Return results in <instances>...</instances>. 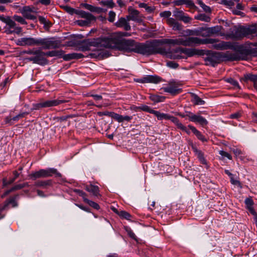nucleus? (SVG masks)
<instances>
[{
    "instance_id": "obj_55",
    "label": "nucleus",
    "mask_w": 257,
    "mask_h": 257,
    "mask_svg": "<svg viewBox=\"0 0 257 257\" xmlns=\"http://www.w3.org/2000/svg\"><path fill=\"white\" fill-rule=\"evenodd\" d=\"M90 46L87 44H82L80 46L79 49L83 52L89 51L90 50Z\"/></svg>"
},
{
    "instance_id": "obj_26",
    "label": "nucleus",
    "mask_w": 257,
    "mask_h": 257,
    "mask_svg": "<svg viewBox=\"0 0 257 257\" xmlns=\"http://www.w3.org/2000/svg\"><path fill=\"white\" fill-rule=\"evenodd\" d=\"M188 127L192 131L193 134L196 136V137L203 142H207V139L205 137L201 134L200 132L198 131L194 126L189 125Z\"/></svg>"
},
{
    "instance_id": "obj_16",
    "label": "nucleus",
    "mask_w": 257,
    "mask_h": 257,
    "mask_svg": "<svg viewBox=\"0 0 257 257\" xmlns=\"http://www.w3.org/2000/svg\"><path fill=\"white\" fill-rule=\"evenodd\" d=\"M109 116L111 117L119 123L123 122L124 121L130 122L133 119V116H123L115 112H110Z\"/></svg>"
},
{
    "instance_id": "obj_54",
    "label": "nucleus",
    "mask_w": 257,
    "mask_h": 257,
    "mask_svg": "<svg viewBox=\"0 0 257 257\" xmlns=\"http://www.w3.org/2000/svg\"><path fill=\"white\" fill-rule=\"evenodd\" d=\"M153 114H155L159 120L164 119V117L165 113H161L158 111L155 110L154 112H153Z\"/></svg>"
},
{
    "instance_id": "obj_44",
    "label": "nucleus",
    "mask_w": 257,
    "mask_h": 257,
    "mask_svg": "<svg viewBox=\"0 0 257 257\" xmlns=\"http://www.w3.org/2000/svg\"><path fill=\"white\" fill-rule=\"evenodd\" d=\"M198 4L203 9V11L206 13H210L211 9L209 7L206 6L205 4L203 3V2L201 0L197 1Z\"/></svg>"
},
{
    "instance_id": "obj_57",
    "label": "nucleus",
    "mask_w": 257,
    "mask_h": 257,
    "mask_svg": "<svg viewBox=\"0 0 257 257\" xmlns=\"http://www.w3.org/2000/svg\"><path fill=\"white\" fill-rule=\"evenodd\" d=\"M172 27L174 30L180 31L182 29L183 26L180 23L176 21Z\"/></svg>"
},
{
    "instance_id": "obj_31",
    "label": "nucleus",
    "mask_w": 257,
    "mask_h": 257,
    "mask_svg": "<svg viewBox=\"0 0 257 257\" xmlns=\"http://www.w3.org/2000/svg\"><path fill=\"white\" fill-rule=\"evenodd\" d=\"M231 151L233 153L236 158H238L240 160L245 162L246 158L243 156V152L239 149L233 148L231 149Z\"/></svg>"
},
{
    "instance_id": "obj_25",
    "label": "nucleus",
    "mask_w": 257,
    "mask_h": 257,
    "mask_svg": "<svg viewBox=\"0 0 257 257\" xmlns=\"http://www.w3.org/2000/svg\"><path fill=\"white\" fill-rule=\"evenodd\" d=\"M85 189L87 191L92 193L95 196H98L100 195L99 187L97 186L92 184L86 185Z\"/></svg>"
},
{
    "instance_id": "obj_2",
    "label": "nucleus",
    "mask_w": 257,
    "mask_h": 257,
    "mask_svg": "<svg viewBox=\"0 0 257 257\" xmlns=\"http://www.w3.org/2000/svg\"><path fill=\"white\" fill-rule=\"evenodd\" d=\"M155 53H160L173 59H187L196 55L197 49L183 47L177 48L171 51L167 52L162 48H158L155 46Z\"/></svg>"
},
{
    "instance_id": "obj_38",
    "label": "nucleus",
    "mask_w": 257,
    "mask_h": 257,
    "mask_svg": "<svg viewBox=\"0 0 257 257\" xmlns=\"http://www.w3.org/2000/svg\"><path fill=\"white\" fill-rule=\"evenodd\" d=\"M250 55L257 56V43H249Z\"/></svg>"
},
{
    "instance_id": "obj_20",
    "label": "nucleus",
    "mask_w": 257,
    "mask_h": 257,
    "mask_svg": "<svg viewBox=\"0 0 257 257\" xmlns=\"http://www.w3.org/2000/svg\"><path fill=\"white\" fill-rule=\"evenodd\" d=\"M237 51L239 54L242 56V58L248 56L250 55V48L249 44L245 45L239 46L237 48Z\"/></svg>"
},
{
    "instance_id": "obj_6",
    "label": "nucleus",
    "mask_w": 257,
    "mask_h": 257,
    "mask_svg": "<svg viewBox=\"0 0 257 257\" xmlns=\"http://www.w3.org/2000/svg\"><path fill=\"white\" fill-rule=\"evenodd\" d=\"M55 175L57 177H61V174L55 168H48L46 169H40V170L32 173L30 177L33 180L40 178H46Z\"/></svg>"
},
{
    "instance_id": "obj_1",
    "label": "nucleus",
    "mask_w": 257,
    "mask_h": 257,
    "mask_svg": "<svg viewBox=\"0 0 257 257\" xmlns=\"http://www.w3.org/2000/svg\"><path fill=\"white\" fill-rule=\"evenodd\" d=\"M98 41L97 43L106 48H117L120 50L128 52H134L145 55L155 54L156 52L155 46L152 42L139 43L133 40H119L114 37H104Z\"/></svg>"
},
{
    "instance_id": "obj_61",
    "label": "nucleus",
    "mask_w": 257,
    "mask_h": 257,
    "mask_svg": "<svg viewBox=\"0 0 257 257\" xmlns=\"http://www.w3.org/2000/svg\"><path fill=\"white\" fill-rule=\"evenodd\" d=\"M219 153L221 156L226 157L229 160H232V157L229 153L222 150L220 151Z\"/></svg>"
},
{
    "instance_id": "obj_7",
    "label": "nucleus",
    "mask_w": 257,
    "mask_h": 257,
    "mask_svg": "<svg viewBox=\"0 0 257 257\" xmlns=\"http://www.w3.org/2000/svg\"><path fill=\"white\" fill-rule=\"evenodd\" d=\"M219 40L217 39L206 38L202 39V45L211 44H213L212 48L216 50H226L231 48L232 45L230 42L222 41L219 43Z\"/></svg>"
},
{
    "instance_id": "obj_34",
    "label": "nucleus",
    "mask_w": 257,
    "mask_h": 257,
    "mask_svg": "<svg viewBox=\"0 0 257 257\" xmlns=\"http://www.w3.org/2000/svg\"><path fill=\"white\" fill-rule=\"evenodd\" d=\"M52 182L51 180L46 181H38L35 182V185L37 187H42L45 188L48 186L51 185Z\"/></svg>"
},
{
    "instance_id": "obj_3",
    "label": "nucleus",
    "mask_w": 257,
    "mask_h": 257,
    "mask_svg": "<svg viewBox=\"0 0 257 257\" xmlns=\"http://www.w3.org/2000/svg\"><path fill=\"white\" fill-rule=\"evenodd\" d=\"M257 32V24H254L245 27L243 26H234L229 29V31L225 33L224 37L226 39L239 40L243 37H248L249 36L256 33Z\"/></svg>"
},
{
    "instance_id": "obj_60",
    "label": "nucleus",
    "mask_w": 257,
    "mask_h": 257,
    "mask_svg": "<svg viewBox=\"0 0 257 257\" xmlns=\"http://www.w3.org/2000/svg\"><path fill=\"white\" fill-rule=\"evenodd\" d=\"M180 20L183 21L185 23H188L191 22L192 19L188 16L185 15V14H184Z\"/></svg>"
},
{
    "instance_id": "obj_19",
    "label": "nucleus",
    "mask_w": 257,
    "mask_h": 257,
    "mask_svg": "<svg viewBox=\"0 0 257 257\" xmlns=\"http://www.w3.org/2000/svg\"><path fill=\"white\" fill-rule=\"evenodd\" d=\"M32 9L29 6L24 7L21 10V13L25 18L29 20H34L36 17L32 14Z\"/></svg>"
},
{
    "instance_id": "obj_41",
    "label": "nucleus",
    "mask_w": 257,
    "mask_h": 257,
    "mask_svg": "<svg viewBox=\"0 0 257 257\" xmlns=\"http://www.w3.org/2000/svg\"><path fill=\"white\" fill-rule=\"evenodd\" d=\"M196 19L205 22H209L211 20L210 18L205 14H199L196 17Z\"/></svg>"
},
{
    "instance_id": "obj_35",
    "label": "nucleus",
    "mask_w": 257,
    "mask_h": 257,
    "mask_svg": "<svg viewBox=\"0 0 257 257\" xmlns=\"http://www.w3.org/2000/svg\"><path fill=\"white\" fill-rule=\"evenodd\" d=\"M131 36V34L127 32H117L114 33L111 36L109 37H114L116 39H119V38H121L123 37H129Z\"/></svg>"
},
{
    "instance_id": "obj_17",
    "label": "nucleus",
    "mask_w": 257,
    "mask_h": 257,
    "mask_svg": "<svg viewBox=\"0 0 257 257\" xmlns=\"http://www.w3.org/2000/svg\"><path fill=\"white\" fill-rule=\"evenodd\" d=\"M162 43L164 44L172 45L173 46L182 45L184 46V38L183 37L176 39H164L162 40Z\"/></svg>"
},
{
    "instance_id": "obj_62",
    "label": "nucleus",
    "mask_w": 257,
    "mask_h": 257,
    "mask_svg": "<svg viewBox=\"0 0 257 257\" xmlns=\"http://www.w3.org/2000/svg\"><path fill=\"white\" fill-rule=\"evenodd\" d=\"M167 65L169 67L174 69L177 68L179 66V65L177 63L173 61H168L167 63Z\"/></svg>"
},
{
    "instance_id": "obj_52",
    "label": "nucleus",
    "mask_w": 257,
    "mask_h": 257,
    "mask_svg": "<svg viewBox=\"0 0 257 257\" xmlns=\"http://www.w3.org/2000/svg\"><path fill=\"white\" fill-rule=\"evenodd\" d=\"M14 19L17 22L21 23V24H27V22L22 17L19 16L15 15L14 16Z\"/></svg>"
},
{
    "instance_id": "obj_10",
    "label": "nucleus",
    "mask_w": 257,
    "mask_h": 257,
    "mask_svg": "<svg viewBox=\"0 0 257 257\" xmlns=\"http://www.w3.org/2000/svg\"><path fill=\"white\" fill-rule=\"evenodd\" d=\"M179 84L175 81H170L167 86L163 87L162 89L164 91L169 93L172 95H175L182 92V89L178 88Z\"/></svg>"
},
{
    "instance_id": "obj_21",
    "label": "nucleus",
    "mask_w": 257,
    "mask_h": 257,
    "mask_svg": "<svg viewBox=\"0 0 257 257\" xmlns=\"http://www.w3.org/2000/svg\"><path fill=\"white\" fill-rule=\"evenodd\" d=\"M115 26L117 27H123L125 31H129L131 29V27L127 21L124 18H120L115 23Z\"/></svg>"
},
{
    "instance_id": "obj_33",
    "label": "nucleus",
    "mask_w": 257,
    "mask_h": 257,
    "mask_svg": "<svg viewBox=\"0 0 257 257\" xmlns=\"http://www.w3.org/2000/svg\"><path fill=\"white\" fill-rule=\"evenodd\" d=\"M191 101L195 105H203L205 104V101L195 94H193L192 95Z\"/></svg>"
},
{
    "instance_id": "obj_56",
    "label": "nucleus",
    "mask_w": 257,
    "mask_h": 257,
    "mask_svg": "<svg viewBox=\"0 0 257 257\" xmlns=\"http://www.w3.org/2000/svg\"><path fill=\"white\" fill-rule=\"evenodd\" d=\"M221 4L229 8H232L234 6V3L232 1L222 0Z\"/></svg>"
},
{
    "instance_id": "obj_29",
    "label": "nucleus",
    "mask_w": 257,
    "mask_h": 257,
    "mask_svg": "<svg viewBox=\"0 0 257 257\" xmlns=\"http://www.w3.org/2000/svg\"><path fill=\"white\" fill-rule=\"evenodd\" d=\"M83 55L81 53H73L65 55L63 58L65 60H70L74 59H80L83 57Z\"/></svg>"
},
{
    "instance_id": "obj_37",
    "label": "nucleus",
    "mask_w": 257,
    "mask_h": 257,
    "mask_svg": "<svg viewBox=\"0 0 257 257\" xmlns=\"http://www.w3.org/2000/svg\"><path fill=\"white\" fill-rule=\"evenodd\" d=\"M164 119L170 120L173 123H174L176 126L177 125L178 122L180 121L179 119L176 117L170 115L168 114L165 113L164 116Z\"/></svg>"
},
{
    "instance_id": "obj_11",
    "label": "nucleus",
    "mask_w": 257,
    "mask_h": 257,
    "mask_svg": "<svg viewBox=\"0 0 257 257\" xmlns=\"http://www.w3.org/2000/svg\"><path fill=\"white\" fill-rule=\"evenodd\" d=\"M186 116L189 118L190 121L198 123L203 126L208 124V121L204 117L200 115L195 114L190 111L186 112Z\"/></svg>"
},
{
    "instance_id": "obj_63",
    "label": "nucleus",
    "mask_w": 257,
    "mask_h": 257,
    "mask_svg": "<svg viewBox=\"0 0 257 257\" xmlns=\"http://www.w3.org/2000/svg\"><path fill=\"white\" fill-rule=\"evenodd\" d=\"M27 114V113H26V112L21 113L18 114L17 115L12 117L13 120L17 121L20 118L24 117L25 116V115Z\"/></svg>"
},
{
    "instance_id": "obj_28",
    "label": "nucleus",
    "mask_w": 257,
    "mask_h": 257,
    "mask_svg": "<svg viewBox=\"0 0 257 257\" xmlns=\"http://www.w3.org/2000/svg\"><path fill=\"white\" fill-rule=\"evenodd\" d=\"M197 36L203 37H210L208 27H202L197 30Z\"/></svg>"
},
{
    "instance_id": "obj_59",
    "label": "nucleus",
    "mask_w": 257,
    "mask_h": 257,
    "mask_svg": "<svg viewBox=\"0 0 257 257\" xmlns=\"http://www.w3.org/2000/svg\"><path fill=\"white\" fill-rule=\"evenodd\" d=\"M115 13L113 11H110L108 14V20L110 22H113L115 20Z\"/></svg>"
},
{
    "instance_id": "obj_13",
    "label": "nucleus",
    "mask_w": 257,
    "mask_h": 257,
    "mask_svg": "<svg viewBox=\"0 0 257 257\" xmlns=\"http://www.w3.org/2000/svg\"><path fill=\"white\" fill-rule=\"evenodd\" d=\"M36 38L32 37H23L18 39L17 44L19 46H36Z\"/></svg>"
},
{
    "instance_id": "obj_47",
    "label": "nucleus",
    "mask_w": 257,
    "mask_h": 257,
    "mask_svg": "<svg viewBox=\"0 0 257 257\" xmlns=\"http://www.w3.org/2000/svg\"><path fill=\"white\" fill-rule=\"evenodd\" d=\"M137 108H139L141 110H142L143 111L150 112L151 113L153 114V112H154V110L152 109L150 106L148 105H142L141 106L139 107H136Z\"/></svg>"
},
{
    "instance_id": "obj_36",
    "label": "nucleus",
    "mask_w": 257,
    "mask_h": 257,
    "mask_svg": "<svg viewBox=\"0 0 257 257\" xmlns=\"http://www.w3.org/2000/svg\"><path fill=\"white\" fill-rule=\"evenodd\" d=\"M45 54H46V56H48V57L61 56L63 54V51H62V50H60V51L54 50V51L47 52L45 53Z\"/></svg>"
},
{
    "instance_id": "obj_49",
    "label": "nucleus",
    "mask_w": 257,
    "mask_h": 257,
    "mask_svg": "<svg viewBox=\"0 0 257 257\" xmlns=\"http://www.w3.org/2000/svg\"><path fill=\"white\" fill-rule=\"evenodd\" d=\"M125 230L126 231L128 236L133 239H136V236L134 233L133 230L128 227H124Z\"/></svg>"
},
{
    "instance_id": "obj_39",
    "label": "nucleus",
    "mask_w": 257,
    "mask_h": 257,
    "mask_svg": "<svg viewBox=\"0 0 257 257\" xmlns=\"http://www.w3.org/2000/svg\"><path fill=\"white\" fill-rule=\"evenodd\" d=\"M226 82L229 83L234 86L235 89H240V87L238 82L232 78H229L226 79Z\"/></svg>"
},
{
    "instance_id": "obj_30",
    "label": "nucleus",
    "mask_w": 257,
    "mask_h": 257,
    "mask_svg": "<svg viewBox=\"0 0 257 257\" xmlns=\"http://www.w3.org/2000/svg\"><path fill=\"white\" fill-rule=\"evenodd\" d=\"M9 204H11L12 205V207H15L18 206V203L16 201L15 198L13 197L10 198L9 200L6 201L5 202L4 205L3 206H2L1 210H3V211L5 209H6L8 208V205Z\"/></svg>"
},
{
    "instance_id": "obj_22",
    "label": "nucleus",
    "mask_w": 257,
    "mask_h": 257,
    "mask_svg": "<svg viewBox=\"0 0 257 257\" xmlns=\"http://www.w3.org/2000/svg\"><path fill=\"white\" fill-rule=\"evenodd\" d=\"M79 15L80 17L84 19V20L87 22L89 24L91 22L95 21L96 19L95 17L93 15L83 11H80Z\"/></svg>"
},
{
    "instance_id": "obj_48",
    "label": "nucleus",
    "mask_w": 257,
    "mask_h": 257,
    "mask_svg": "<svg viewBox=\"0 0 257 257\" xmlns=\"http://www.w3.org/2000/svg\"><path fill=\"white\" fill-rule=\"evenodd\" d=\"M178 128L186 132L187 134H190V132L187 129V127L183 125L180 121L176 125Z\"/></svg>"
},
{
    "instance_id": "obj_40",
    "label": "nucleus",
    "mask_w": 257,
    "mask_h": 257,
    "mask_svg": "<svg viewBox=\"0 0 257 257\" xmlns=\"http://www.w3.org/2000/svg\"><path fill=\"white\" fill-rule=\"evenodd\" d=\"M29 186V184L28 183H24L21 184H17L13 187L9 191V192L15 191L20 190L24 187Z\"/></svg>"
},
{
    "instance_id": "obj_12",
    "label": "nucleus",
    "mask_w": 257,
    "mask_h": 257,
    "mask_svg": "<svg viewBox=\"0 0 257 257\" xmlns=\"http://www.w3.org/2000/svg\"><path fill=\"white\" fill-rule=\"evenodd\" d=\"M34 55L35 56L29 58L28 59L31 61H33L34 63L41 64L45 63L46 61L45 58V56H46L45 53L40 50H35V53Z\"/></svg>"
},
{
    "instance_id": "obj_14",
    "label": "nucleus",
    "mask_w": 257,
    "mask_h": 257,
    "mask_svg": "<svg viewBox=\"0 0 257 257\" xmlns=\"http://www.w3.org/2000/svg\"><path fill=\"white\" fill-rule=\"evenodd\" d=\"M184 46H194L202 45V39L198 37H189L184 38Z\"/></svg>"
},
{
    "instance_id": "obj_64",
    "label": "nucleus",
    "mask_w": 257,
    "mask_h": 257,
    "mask_svg": "<svg viewBox=\"0 0 257 257\" xmlns=\"http://www.w3.org/2000/svg\"><path fill=\"white\" fill-rule=\"evenodd\" d=\"M245 203L246 207L248 208L252 207L253 202L251 199L247 198L245 200Z\"/></svg>"
},
{
    "instance_id": "obj_53",
    "label": "nucleus",
    "mask_w": 257,
    "mask_h": 257,
    "mask_svg": "<svg viewBox=\"0 0 257 257\" xmlns=\"http://www.w3.org/2000/svg\"><path fill=\"white\" fill-rule=\"evenodd\" d=\"M185 5L189 8L195 9L196 8L194 3L191 0H186Z\"/></svg>"
},
{
    "instance_id": "obj_58",
    "label": "nucleus",
    "mask_w": 257,
    "mask_h": 257,
    "mask_svg": "<svg viewBox=\"0 0 257 257\" xmlns=\"http://www.w3.org/2000/svg\"><path fill=\"white\" fill-rule=\"evenodd\" d=\"M74 192L78 194L80 196H81L83 198L84 201L85 199H87L86 198V194L83 191L79 189H76L74 190Z\"/></svg>"
},
{
    "instance_id": "obj_24",
    "label": "nucleus",
    "mask_w": 257,
    "mask_h": 257,
    "mask_svg": "<svg viewBox=\"0 0 257 257\" xmlns=\"http://www.w3.org/2000/svg\"><path fill=\"white\" fill-rule=\"evenodd\" d=\"M140 12L137 10H133L131 11L128 20H132L138 23L142 21V19L140 17Z\"/></svg>"
},
{
    "instance_id": "obj_8",
    "label": "nucleus",
    "mask_w": 257,
    "mask_h": 257,
    "mask_svg": "<svg viewBox=\"0 0 257 257\" xmlns=\"http://www.w3.org/2000/svg\"><path fill=\"white\" fill-rule=\"evenodd\" d=\"M5 27V33L10 35L12 34H16L19 35L22 32V28L17 27L16 23L11 19H10L6 23Z\"/></svg>"
},
{
    "instance_id": "obj_43",
    "label": "nucleus",
    "mask_w": 257,
    "mask_h": 257,
    "mask_svg": "<svg viewBox=\"0 0 257 257\" xmlns=\"http://www.w3.org/2000/svg\"><path fill=\"white\" fill-rule=\"evenodd\" d=\"M118 215L122 218L126 219L127 220H130L131 215L128 212L125 211H120L117 212Z\"/></svg>"
},
{
    "instance_id": "obj_15",
    "label": "nucleus",
    "mask_w": 257,
    "mask_h": 257,
    "mask_svg": "<svg viewBox=\"0 0 257 257\" xmlns=\"http://www.w3.org/2000/svg\"><path fill=\"white\" fill-rule=\"evenodd\" d=\"M161 81V78L156 75H147L145 77L138 79L137 82L145 83H157Z\"/></svg>"
},
{
    "instance_id": "obj_45",
    "label": "nucleus",
    "mask_w": 257,
    "mask_h": 257,
    "mask_svg": "<svg viewBox=\"0 0 257 257\" xmlns=\"http://www.w3.org/2000/svg\"><path fill=\"white\" fill-rule=\"evenodd\" d=\"M150 98L156 102L163 101L165 99L164 96H161L157 95H154L150 96Z\"/></svg>"
},
{
    "instance_id": "obj_23",
    "label": "nucleus",
    "mask_w": 257,
    "mask_h": 257,
    "mask_svg": "<svg viewBox=\"0 0 257 257\" xmlns=\"http://www.w3.org/2000/svg\"><path fill=\"white\" fill-rule=\"evenodd\" d=\"M192 149L195 153V155L199 159L200 163L203 165H207V161L204 157V154L203 153V152L201 151L198 150L197 148L195 147H193Z\"/></svg>"
},
{
    "instance_id": "obj_32",
    "label": "nucleus",
    "mask_w": 257,
    "mask_h": 257,
    "mask_svg": "<svg viewBox=\"0 0 257 257\" xmlns=\"http://www.w3.org/2000/svg\"><path fill=\"white\" fill-rule=\"evenodd\" d=\"M83 7L90 11L91 12H96L98 14L100 13L102 11V9L99 7H96L88 4H84Z\"/></svg>"
},
{
    "instance_id": "obj_50",
    "label": "nucleus",
    "mask_w": 257,
    "mask_h": 257,
    "mask_svg": "<svg viewBox=\"0 0 257 257\" xmlns=\"http://www.w3.org/2000/svg\"><path fill=\"white\" fill-rule=\"evenodd\" d=\"M242 115V112L240 111L230 114L229 118L231 119H238Z\"/></svg>"
},
{
    "instance_id": "obj_51",
    "label": "nucleus",
    "mask_w": 257,
    "mask_h": 257,
    "mask_svg": "<svg viewBox=\"0 0 257 257\" xmlns=\"http://www.w3.org/2000/svg\"><path fill=\"white\" fill-rule=\"evenodd\" d=\"M186 36H197V30L187 29L184 31Z\"/></svg>"
},
{
    "instance_id": "obj_42",
    "label": "nucleus",
    "mask_w": 257,
    "mask_h": 257,
    "mask_svg": "<svg viewBox=\"0 0 257 257\" xmlns=\"http://www.w3.org/2000/svg\"><path fill=\"white\" fill-rule=\"evenodd\" d=\"M184 13L183 11H180L178 9H175L173 11V15L176 18L180 20L183 17Z\"/></svg>"
},
{
    "instance_id": "obj_46",
    "label": "nucleus",
    "mask_w": 257,
    "mask_h": 257,
    "mask_svg": "<svg viewBox=\"0 0 257 257\" xmlns=\"http://www.w3.org/2000/svg\"><path fill=\"white\" fill-rule=\"evenodd\" d=\"M84 202L89 204L90 206L92 207L94 209H96L97 210L99 209V205L94 201L89 200L88 199H85Z\"/></svg>"
},
{
    "instance_id": "obj_4",
    "label": "nucleus",
    "mask_w": 257,
    "mask_h": 257,
    "mask_svg": "<svg viewBox=\"0 0 257 257\" xmlns=\"http://www.w3.org/2000/svg\"><path fill=\"white\" fill-rule=\"evenodd\" d=\"M197 51H198L196 52L197 55H205L204 60L206 65L214 66L216 64L219 63L221 60V56L219 52L198 49H197Z\"/></svg>"
},
{
    "instance_id": "obj_9",
    "label": "nucleus",
    "mask_w": 257,
    "mask_h": 257,
    "mask_svg": "<svg viewBox=\"0 0 257 257\" xmlns=\"http://www.w3.org/2000/svg\"><path fill=\"white\" fill-rule=\"evenodd\" d=\"M66 102V101L64 100H47L36 104L35 108L38 109L41 108L55 106Z\"/></svg>"
},
{
    "instance_id": "obj_27",
    "label": "nucleus",
    "mask_w": 257,
    "mask_h": 257,
    "mask_svg": "<svg viewBox=\"0 0 257 257\" xmlns=\"http://www.w3.org/2000/svg\"><path fill=\"white\" fill-rule=\"evenodd\" d=\"M241 81L247 82L249 80L253 83H257V74H252L251 73L246 74L244 77L240 79Z\"/></svg>"
},
{
    "instance_id": "obj_5",
    "label": "nucleus",
    "mask_w": 257,
    "mask_h": 257,
    "mask_svg": "<svg viewBox=\"0 0 257 257\" xmlns=\"http://www.w3.org/2000/svg\"><path fill=\"white\" fill-rule=\"evenodd\" d=\"M36 46H40L42 49H56L59 47L60 42L54 37L36 38Z\"/></svg>"
},
{
    "instance_id": "obj_18",
    "label": "nucleus",
    "mask_w": 257,
    "mask_h": 257,
    "mask_svg": "<svg viewBox=\"0 0 257 257\" xmlns=\"http://www.w3.org/2000/svg\"><path fill=\"white\" fill-rule=\"evenodd\" d=\"M222 29L223 27L221 26L218 25L212 27H208L210 37L215 35L224 36L225 33L221 32Z\"/></svg>"
}]
</instances>
